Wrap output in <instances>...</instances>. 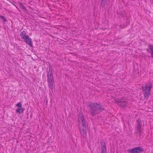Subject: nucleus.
Masks as SVG:
<instances>
[{"instance_id":"nucleus-1","label":"nucleus","mask_w":153,"mask_h":153,"mask_svg":"<svg viewBox=\"0 0 153 153\" xmlns=\"http://www.w3.org/2000/svg\"><path fill=\"white\" fill-rule=\"evenodd\" d=\"M88 106L89 108V114L92 116H95L101 113L102 111L105 110L103 105L97 102H90Z\"/></svg>"},{"instance_id":"nucleus-2","label":"nucleus","mask_w":153,"mask_h":153,"mask_svg":"<svg viewBox=\"0 0 153 153\" xmlns=\"http://www.w3.org/2000/svg\"><path fill=\"white\" fill-rule=\"evenodd\" d=\"M152 87V84L150 83L149 85L146 84L145 86H142L141 88L143 92L144 98L146 100L148 99L150 95V90Z\"/></svg>"},{"instance_id":"nucleus-3","label":"nucleus","mask_w":153,"mask_h":153,"mask_svg":"<svg viewBox=\"0 0 153 153\" xmlns=\"http://www.w3.org/2000/svg\"><path fill=\"white\" fill-rule=\"evenodd\" d=\"M77 120L79 124L82 123V127L83 128H86V126H88V124L86 123V121L85 120L84 116L82 113H79L78 117Z\"/></svg>"},{"instance_id":"nucleus-4","label":"nucleus","mask_w":153,"mask_h":153,"mask_svg":"<svg viewBox=\"0 0 153 153\" xmlns=\"http://www.w3.org/2000/svg\"><path fill=\"white\" fill-rule=\"evenodd\" d=\"M127 151L130 153H141L144 151V149L141 146H139L128 149Z\"/></svg>"},{"instance_id":"nucleus-5","label":"nucleus","mask_w":153,"mask_h":153,"mask_svg":"<svg viewBox=\"0 0 153 153\" xmlns=\"http://www.w3.org/2000/svg\"><path fill=\"white\" fill-rule=\"evenodd\" d=\"M47 82L48 84V86L51 90H52L54 88V78L53 76H47Z\"/></svg>"},{"instance_id":"nucleus-6","label":"nucleus","mask_w":153,"mask_h":153,"mask_svg":"<svg viewBox=\"0 0 153 153\" xmlns=\"http://www.w3.org/2000/svg\"><path fill=\"white\" fill-rule=\"evenodd\" d=\"M143 121H141L140 119L139 118L137 120V131L138 132V134L139 135L140 137H141L142 129V124L141 123Z\"/></svg>"},{"instance_id":"nucleus-7","label":"nucleus","mask_w":153,"mask_h":153,"mask_svg":"<svg viewBox=\"0 0 153 153\" xmlns=\"http://www.w3.org/2000/svg\"><path fill=\"white\" fill-rule=\"evenodd\" d=\"M22 39H23L24 41L25 42L26 44L29 45L30 47H33L31 39L29 37L28 35L26 36H25Z\"/></svg>"},{"instance_id":"nucleus-8","label":"nucleus","mask_w":153,"mask_h":153,"mask_svg":"<svg viewBox=\"0 0 153 153\" xmlns=\"http://www.w3.org/2000/svg\"><path fill=\"white\" fill-rule=\"evenodd\" d=\"M120 100H121V103L119 105H120L121 107H123V108H125L127 105L128 99L126 98H121Z\"/></svg>"},{"instance_id":"nucleus-9","label":"nucleus","mask_w":153,"mask_h":153,"mask_svg":"<svg viewBox=\"0 0 153 153\" xmlns=\"http://www.w3.org/2000/svg\"><path fill=\"white\" fill-rule=\"evenodd\" d=\"M100 143L101 145V152L102 151L103 152L104 151H106V148L105 143L102 140H100Z\"/></svg>"},{"instance_id":"nucleus-10","label":"nucleus","mask_w":153,"mask_h":153,"mask_svg":"<svg viewBox=\"0 0 153 153\" xmlns=\"http://www.w3.org/2000/svg\"><path fill=\"white\" fill-rule=\"evenodd\" d=\"M84 128H80L79 129L80 133L82 136H84V134L85 135H86L87 131Z\"/></svg>"},{"instance_id":"nucleus-11","label":"nucleus","mask_w":153,"mask_h":153,"mask_svg":"<svg viewBox=\"0 0 153 153\" xmlns=\"http://www.w3.org/2000/svg\"><path fill=\"white\" fill-rule=\"evenodd\" d=\"M148 47L150 50L149 52L151 53V57L153 58V45L149 44Z\"/></svg>"},{"instance_id":"nucleus-12","label":"nucleus","mask_w":153,"mask_h":153,"mask_svg":"<svg viewBox=\"0 0 153 153\" xmlns=\"http://www.w3.org/2000/svg\"><path fill=\"white\" fill-rule=\"evenodd\" d=\"M25 110L24 108H22V107H18L17 109L16 110V113H23L24 111Z\"/></svg>"},{"instance_id":"nucleus-13","label":"nucleus","mask_w":153,"mask_h":153,"mask_svg":"<svg viewBox=\"0 0 153 153\" xmlns=\"http://www.w3.org/2000/svg\"><path fill=\"white\" fill-rule=\"evenodd\" d=\"M47 73H53V70L52 68V66L50 65L49 66V70H48V68H47Z\"/></svg>"},{"instance_id":"nucleus-14","label":"nucleus","mask_w":153,"mask_h":153,"mask_svg":"<svg viewBox=\"0 0 153 153\" xmlns=\"http://www.w3.org/2000/svg\"><path fill=\"white\" fill-rule=\"evenodd\" d=\"M27 36L28 35L26 34V32L25 31L21 32L20 34V36L22 38H23L25 36Z\"/></svg>"},{"instance_id":"nucleus-15","label":"nucleus","mask_w":153,"mask_h":153,"mask_svg":"<svg viewBox=\"0 0 153 153\" xmlns=\"http://www.w3.org/2000/svg\"><path fill=\"white\" fill-rule=\"evenodd\" d=\"M19 4L20 5V6L23 10L24 12H25V11H27V10L26 7L22 3L19 2Z\"/></svg>"},{"instance_id":"nucleus-16","label":"nucleus","mask_w":153,"mask_h":153,"mask_svg":"<svg viewBox=\"0 0 153 153\" xmlns=\"http://www.w3.org/2000/svg\"><path fill=\"white\" fill-rule=\"evenodd\" d=\"M101 5L103 7H104L106 5V0H101Z\"/></svg>"},{"instance_id":"nucleus-17","label":"nucleus","mask_w":153,"mask_h":153,"mask_svg":"<svg viewBox=\"0 0 153 153\" xmlns=\"http://www.w3.org/2000/svg\"><path fill=\"white\" fill-rule=\"evenodd\" d=\"M0 18L1 19L3 20V22L4 24L7 21V20H6V18L5 16L0 15Z\"/></svg>"},{"instance_id":"nucleus-18","label":"nucleus","mask_w":153,"mask_h":153,"mask_svg":"<svg viewBox=\"0 0 153 153\" xmlns=\"http://www.w3.org/2000/svg\"><path fill=\"white\" fill-rule=\"evenodd\" d=\"M121 98H120L118 99H115V101L116 103L117 104H118V105L119 104H120L121 103V100H120V99Z\"/></svg>"},{"instance_id":"nucleus-19","label":"nucleus","mask_w":153,"mask_h":153,"mask_svg":"<svg viewBox=\"0 0 153 153\" xmlns=\"http://www.w3.org/2000/svg\"><path fill=\"white\" fill-rule=\"evenodd\" d=\"M16 106H17L18 107H22V104L20 102H19L17 104Z\"/></svg>"},{"instance_id":"nucleus-20","label":"nucleus","mask_w":153,"mask_h":153,"mask_svg":"<svg viewBox=\"0 0 153 153\" xmlns=\"http://www.w3.org/2000/svg\"><path fill=\"white\" fill-rule=\"evenodd\" d=\"M119 14L122 17H123L124 16L123 13L122 11H120L119 13Z\"/></svg>"},{"instance_id":"nucleus-21","label":"nucleus","mask_w":153,"mask_h":153,"mask_svg":"<svg viewBox=\"0 0 153 153\" xmlns=\"http://www.w3.org/2000/svg\"><path fill=\"white\" fill-rule=\"evenodd\" d=\"M53 76V73H47V76Z\"/></svg>"},{"instance_id":"nucleus-22","label":"nucleus","mask_w":153,"mask_h":153,"mask_svg":"<svg viewBox=\"0 0 153 153\" xmlns=\"http://www.w3.org/2000/svg\"><path fill=\"white\" fill-rule=\"evenodd\" d=\"M27 119H28V115H29V114H28V113H27Z\"/></svg>"},{"instance_id":"nucleus-23","label":"nucleus","mask_w":153,"mask_h":153,"mask_svg":"<svg viewBox=\"0 0 153 153\" xmlns=\"http://www.w3.org/2000/svg\"><path fill=\"white\" fill-rule=\"evenodd\" d=\"M146 50H147V51H148V52H149V51H149V50H149V49H146Z\"/></svg>"},{"instance_id":"nucleus-24","label":"nucleus","mask_w":153,"mask_h":153,"mask_svg":"<svg viewBox=\"0 0 153 153\" xmlns=\"http://www.w3.org/2000/svg\"><path fill=\"white\" fill-rule=\"evenodd\" d=\"M101 153H106V151H104L103 152L102 151Z\"/></svg>"},{"instance_id":"nucleus-25","label":"nucleus","mask_w":153,"mask_h":153,"mask_svg":"<svg viewBox=\"0 0 153 153\" xmlns=\"http://www.w3.org/2000/svg\"><path fill=\"white\" fill-rule=\"evenodd\" d=\"M47 102H48V101H47H47H46V103H47Z\"/></svg>"}]
</instances>
